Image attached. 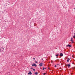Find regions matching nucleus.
I'll return each instance as SVG.
<instances>
[{"label": "nucleus", "instance_id": "1", "mask_svg": "<svg viewBox=\"0 0 75 75\" xmlns=\"http://www.w3.org/2000/svg\"><path fill=\"white\" fill-rule=\"evenodd\" d=\"M70 41L71 42V44H73V43H74V40H73V38H71Z\"/></svg>", "mask_w": 75, "mask_h": 75}, {"label": "nucleus", "instance_id": "2", "mask_svg": "<svg viewBox=\"0 0 75 75\" xmlns=\"http://www.w3.org/2000/svg\"><path fill=\"white\" fill-rule=\"evenodd\" d=\"M32 66H33V67H34V66L36 67L37 65H36V64L35 63H34V64H33Z\"/></svg>", "mask_w": 75, "mask_h": 75}, {"label": "nucleus", "instance_id": "3", "mask_svg": "<svg viewBox=\"0 0 75 75\" xmlns=\"http://www.w3.org/2000/svg\"><path fill=\"white\" fill-rule=\"evenodd\" d=\"M66 47H72L71 45H68L66 46Z\"/></svg>", "mask_w": 75, "mask_h": 75}, {"label": "nucleus", "instance_id": "4", "mask_svg": "<svg viewBox=\"0 0 75 75\" xmlns=\"http://www.w3.org/2000/svg\"><path fill=\"white\" fill-rule=\"evenodd\" d=\"M30 75H31V74H32L31 72L30 71L29 72V73H28V74L30 75Z\"/></svg>", "mask_w": 75, "mask_h": 75}, {"label": "nucleus", "instance_id": "5", "mask_svg": "<svg viewBox=\"0 0 75 75\" xmlns=\"http://www.w3.org/2000/svg\"><path fill=\"white\" fill-rule=\"evenodd\" d=\"M38 74V73L37 72H35V74L37 75Z\"/></svg>", "mask_w": 75, "mask_h": 75}, {"label": "nucleus", "instance_id": "6", "mask_svg": "<svg viewBox=\"0 0 75 75\" xmlns=\"http://www.w3.org/2000/svg\"><path fill=\"white\" fill-rule=\"evenodd\" d=\"M60 56H62H62H63V54H62V53H61L60 54Z\"/></svg>", "mask_w": 75, "mask_h": 75}, {"label": "nucleus", "instance_id": "7", "mask_svg": "<svg viewBox=\"0 0 75 75\" xmlns=\"http://www.w3.org/2000/svg\"><path fill=\"white\" fill-rule=\"evenodd\" d=\"M42 63H40L39 64V66H40V67H41V66H42Z\"/></svg>", "mask_w": 75, "mask_h": 75}, {"label": "nucleus", "instance_id": "8", "mask_svg": "<svg viewBox=\"0 0 75 75\" xmlns=\"http://www.w3.org/2000/svg\"><path fill=\"white\" fill-rule=\"evenodd\" d=\"M67 67H70L71 66V65H70V64H68L67 65Z\"/></svg>", "mask_w": 75, "mask_h": 75}, {"label": "nucleus", "instance_id": "9", "mask_svg": "<svg viewBox=\"0 0 75 75\" xmlns=\"http://www.w3.org/2000/svg\"><path fill=\"white\" fill-rule=\"evenodd\" d=\"M67 62H69V60H70V59L69 58H68L67 59Z\"/></svg>", "mask_w": 75, "mask_h": 75}, {"label": "nucleus", "instance_id": "10", "mask_svg": "<svg viewBox=\"0 0 75 75\" xmlns=\"http://www.w3.org/2000/svg\"><path fill=\"white\" fill-rule=\"evenodd\" d=\"M73 38H74V39H75V35L73 36Z\"/></svg>", "mask_w": 75, "mask_h": 75}, {"label": "nucleus", "instance_id": "11", "mask_svg": "<svg viewBox=\"0 0 75 75\" xmlns=\"http://www.w3.org/2000/svg\"><path fill=\"white\" fill-rule=\"evenodd\" d=\"M58 55H59V54H56V57H58Z\"/></svg>", "mask_w": 75, "mask_h": 75}, {"label": "nucleus", "instance_id": "12", "mask_svg": "<svg viewBox=\"0 0 75 75\" xmlns=\"http://www.w3.org/2000/svg\"><path fill=\"white\" fill-rule=\"evenodd\" d=\"M45 74H46V73H44L43 74V75H45Z\"/></svg>", "mask_w": 75, "mask_h": 75}, {"label": "nucleus", "instance_id": "13", "mask_svg": "<svg viewBox=\"0 0 75 75\" xmlns=\"http://www.w3.org/2000/svg\"><path fill=\"white\" fill-rule=\"evenodd\" d=\"M31 69H33V68L31 67Z\"/></svg>", "mask_w": 75, "mask_h": 75}, {"label": "nucleus", "instance_id": "14", "mask_svg": "<svg viewBox=\"0 0 75 75\" xmlns=\"http://www.w3.org/2000/svg\"><path fill=\"white\" fill-rule=\"evenodd\" d=\"M2 49H3V50L2 51H3V50H4V48H3V47H2Z\"/></svg>", "mask_w": 75, "mask_h": 75}, {"label": "nucleus", "instance_id": "15", "mask_svg": "<svg viewBox=\"0 0 75 75\" xmlns=\"http://www.w3.org/2000/svg\"><path fill=\"white\" fill-rule=\"evenodd\" d=\"M0 52H1V49L0 48Z\"/></svg>", "mask_w": 75, "mask_h": 75}, {"label": "nucleus", "instance_id": "16", "mask_svg": "<svg viewBox=\"0 0 75 75\" xmlns=\"http://www.w3.org/2000/svg\"><path fill=\"white\" fill-rule=\"evenodd\" d=\"M43 70H44V68L43 67Z\"/></svg>", "mask_w": 75, "mask_h": 75}, {"label": "nucleus", "instance_id": "17", "mask_svg": "<svg viewBox=\"0 0 75 75\" xmlns=\"http://www.w3.org/2000/svg\"><path fill=\"white\" fill-rule=\"evenodd\" d=\"M35 62H36V63H37V62L36 61H35Z\"/></svg>", "mask_w": 75, "mask_h": 75}, {"label": "nucleus", "instance_id": "18", "mask_svg": "<svg viewBox=\"0 0 75 75\" xmlns=\"http://www.w3.org/2000/svg\"><path fill=\"white\" fill-rule=\"evenodd\" d=\"M57 67V66L56 65L54 66V67Z\"/></svg>", "mask_w": 75, "mask_h": 75}, {"label": "nucleus", "instance_id": "19", "mask_svg": "<svg viewBox=\"0 0 75 75\" xmlns=\"http://www.w3.org/2000/svg\"><path fill=\"white\" fill-rule=\"evenodd\" d=\"M33 71H35V69H33Z\"/></svg>", "mask_w": 75, "mask_h": 75}, {"label": "nucleus", "instance_id": "20", "mask_svg": "<svg viewBox=\"0 0 75 75\" xmlns=\"http://www.w3.org/2000/svg\"><path fill=\"white\" fill-rule=\"evenodd\" d=\"M44 69H46V68H45V67L44 68Z\"/></svg>", "mask_w": 75, "mask_h": 75}, {"label": "nucleus", "instance_id": "21", "mask_svg": "<svg viewBox=\"0 0 75 75\" xmlns=\"http://www.w3.org/2000/svg\"><path fill=\"white\" fill-rule=\"evenodd\" d=\"M33 59L34 60L35 59V58H33Z\"/></svg>", "mask_w": 75, "mask_h": 75}, {"label": "nucleus", "instance_id": "22", "mask_svg": "<svg viewBox=\"0 0 75 75\" xmlns=\"http://www.w3.org/2000/svg\"><path fill=\"white\" fill-rule=\"evenodd\" d=\"M74 9L75 10V8H74Z\"/></svg>", "mask_w": 75, "mask_h": 75}]
</instances>
